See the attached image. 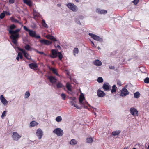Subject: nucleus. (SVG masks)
Here are the masks:
<instances>
[{"label":"nucleus","mask_w":149,"mask_h":149,"mask_svg":"<svg viewBox=\"0 0 149 149\" xmlns=\"http://www.w3.org/2000/svg\"><path fill=\"white\" fill-rule=\"evenodd\" d=\"M24 48L26 50L29 51L31 47L29 45L27 44L25 46Z\"/></svg>","instance_id":"nucleus-40"},{"label":"nucleus","mask_w":149,"mask_h":149,"mask_svg":"<svg viewBox=\"0 0 149 149\" xmlns=\"http://www.w3.org/2000/svg\"><path fill=\"white\" fill-rule=\"evenodd\" d=\"M74 106L76 107L77 108L79 109H81V107H79L78 105L77 104H74Z\"/></svg>","instance_id":"nucleus-52"},{"label":"nucleus","mask_w":149,"mask_h":149,"mask_svg":"<svg viewBox=\"0 0 149 149\" xmlns=\"http://www.w3.org/2000/svg\"><path fill=\"white\" fill-rule=\"evenodd\" d=\"M70 99L71 100V101H70V105L72 106L74 105L75 104H74V101L76 99L75 97H70Z\"/></svg>","instance_id":"nucleus-28"},{"label":"nucleus","mask_w":149,"mask_h":149,"mask_svg":"<svg viewBox=\"0 0 149 149\" xmlns=\"http://www.w3.org/2000/svg\"><path fill=\"white\" fill-rule=\"evenodd\" d=\"M75 21L76 23H77V24L80 25H81V23L79 20V19L76 18L75 19Z\"/></svg>","instance_id":"nucleus-47"},{"label":"nucleus","mask_w":149,"mask_h":149,"mask_svg":"<svg viewBox=\"0 0 149 149\" xmlns=\"http://www.w3.org/2000/svg\"><path fill=\"white\" fill-rule=\"evenodd\" d=\"M46 37L48 39H50L53 41H57V40L56 38L54 36L50 35H48L46 36Z\"/></svg>","instance_id":"nucleus-19"},{"label":"nucleus","mask_w":149,"mask_h":149,"mask_svg":"<svg viewBox=\"0 0 149 149\" xmlns=\"http://www.w3.org/2000/svg\"><path fill=\"white\" fill-rule=\"evenodd\" d=\"M57 87L58 88H62L63 86V84L61 83H58L56 85Z\"/></svg>","instance_id":"nucleus-37"},{"label":"nucleus","mask_w":149,"mask_h":149,"mask_svg":"<svg viewBox=\"0 0 149 149\" xmlns=\"http://www.w3.org/2000/svg\"><path fill=\"white\" fill-rule=\"evenodd\" d=\"M24 57L27 59L29 60L31 59V57L30 56L29 54L27 52L24 53Z\"/></svg>","instance_id":"nucleus-33"},{"label":"nucleus","mask_w":149,"mask_h":149,"mask_svg":"<svg viewBox=\"0 0 149 149\" xmlns=\"http://www.w3.org/2000/svg\"><path fill=\"white\" fill-rule=\"evenodd\" d=\"M94 64L96 66H100L102 65V62L98 59L95 60L93 61Z\"/></svg>","instance_id":"nucleus-18"},{"label":"nucleus","mask_w":149,"mask_h":149,"mask_svg":"<svg viewBox=\"0 0 149 149\" xmlns=\"http://www.w3.org/2000/svg\"><path fill=\"white\" fill-rule=\"evenodd\" d=\"M144 82L146 83H149V78L147 77L144 80Z\"/></svg>","instance_id":"nucleus-43"},{"label":"nucleus","mask_w":149,"mask_h":149,"mask_svg":"<svg viewBox=\"0 0 149 149\" xmlns=\"http://www.w3.org/2000/svg\"><path fill=\"white\" fill-rule=\"evenodd\" d=\"M30 36L32 37H35L37 39L40 38V36L39 35H36V31L32 30H30L28 32Z\"/></svg>","instance_id":"nucleus-4"},{"label":"nucleus","mask_w":149,"mask_h":149,"mask_svg":"<svg viewBox=\"0 0 149 149\" xmlns=\"http://www.w3.org/2000/svg\"><path fill=\"white\" fill-rule=\"evenodd\" d=\"M84 100H85V98L84 94L83 93H81L79 98V101L80 104H81V103H82V102Z\"/></svg>","instance_id":"nucleus-20"},{"label":"nucleus","mask_w":149,"mask_h":149,"mask_svg":"<svg viewBox=\"0 0 149 149\" xmlns=\"http://www.w3.org/2000/svg\"><path fill=\"white\" fill-rule=\"evenodd\" d=\"M39 41L41 44L47 45H50L52 43L51 41L45 39L40 40Z\"/></svg>","instance_id":"nucleus-13"},{"label":"nucleus","mask_w":149,"mask_h":149,"mask_svg":"<svg viewBox=\"0 0 149 149\" xmlns=\"http://www.w3.org/2000/svg\"><path fill=\"white\" fill-rule=\"evenodd\" d=\"M57 56H58L59 60H61L63 58V56L61 53L60 52H58Z\"/></svg>","instance_id":"nucleus-34"},{"label":"nucleus","mask_w":149,"mask_h":149,"mask_svg":"<svg viewBox=\"0 0 149 149\" xmlns=\"http://www.w3.org/2000/svg\"><path fill=\"white\" fill-rule=\"evenodd\" d=\"M15 0H9V2L10 4H13L14 3Z\"/></svg>","instance_id":"nucleus-57"},{"label":"nucleus","mask_w":149,"mask_h":149,"mask_svg":"<svg viewBox=\"0 0 149 149\" xmlns=\"http://www.w3.org/2000/svg\"><path fill=\"white\" fill-rule=\"evenodd\" d=\"M61 97L63 100H65L66 95L65 94L62 93L61 94Z\"/></svg>","instance_id":"nucleus-51"},{"label":"nucleus","mask_w":149,"mask_h":149,"mask_svg":"<svg viewBox=\"0 0 149 149\" xmlns=\"http://www.w3.org/2000/svg\"><path fill=\"white\" fill-rule=\"evenodd\" d=\"M97 96L101 97H102L105 95V93L103 91L100 90L98 89L97 91Z\"/></svg>","instance_id":"nucleus-15"},{"label":"nucleus","mask_w":149,"mask_h":149,"mask_svg":"<svg viewBox=\"0 0 149 149\" xmlns=\"http://www.w3.org/2000/svg\"><path fill=\"white\" fill-rule=\"evenodd\" d=\"M96 12L100 14H106L107 12V11L105 10H100V9H97Z\"/></svg>","instance_id":"nucleus-23"},{"label":"nucleus","mask_w":149,"mask_h":149,"mask_svg":"<svg viewBox=\"0 0 149 149\" xmlns=\"http://www.w3.org/2000/svg\"><path fill=\"white\" fill-rule=\"evenodd\" d=\"M139 0H134L133 1V3L135 4L136 5L139 1Z\"/></svg>","instance_id":"nucleus-50"},{"label":"nucleus","mask_w":149,"mask_h":149,"mask_svg":"<svg viewBox=\"0 0 149 149\" xmlns=\"http://www.w3.org/2000/svg\"><path fill=\"white\" fill-rule=\"evenodd\" d=\"M117 84L119 86H121V81L118 80L117 81Z\"/></svg>","instance_id":"nucleus-48"},{"label":"nucleus","mask_w":149,"mask_h":149,"mask_svg":"<svg viewBox=\"0 0 149 149\" xmlns=\"http://www.w3.org/2000/svg\"><path fill=\"white\" fill-rule=\"evenodd\" d=\"M18 50L19 51H21L24 54V53H26L24 49H22L20 48H19Z\"/></svg>","instance_id":"nucleus-45"},{"label":"nucleus","mask_w":149,"mask_h":149,"mask_svg":"<svg viewBox=\"0 0 149 149\" xmlns=\"http://www.w3.org/2000/svg\"><path fill=\"white\" fill-rule=\"evenodd\" d=\"M18 56L19 57V58L21 59L23 58V56L22 53L21 52H19L18 54Z\"/></svg>","instance_id":"nucleus-46"},{"label":"nucleus","mask_w":149,"mask_h":149,"mask_svg":"<svg viewBox=\"0 0 149 149\" xmlns=\"http://www.w3.org/2000/svg\"><path fill=\"white\" fill-rule=\"evenodd\" d=\"M29 66L30 68L36 70V69L38 68V65L36 63H31L29 65Z\"/></svg>","instance_id":"nucleus-17"},{"label":"nucleus","mask_w":149,"mask_h":149,"mask_svg":"<svg viewBox=\"0 0 149 149\" xmlns=\"http://www.w3.org/2000/svg\"><path fill=\"white\" fill-rule=\"evenodd\" d=\"M0 100L2 103L5 106L7 105L8 103V101L2 95H1L0 97Z\"/></svg>","instance_id":"nucleus-14"},{"label":"nucleus","mask_w":149,"mask_h":149,"mask_svg":"<svg viewBox=\"0 0 149 149\" xmlns=\"http://www.w3.org/2000/svg\"><path fill=\"white\" fill-rule=\"evenodd\" d=\"M12 137L14 140L18 141L21 138V136L19 135L17 132H13Z\"/></svg>","instance_id":"nucleus-7"},{"label":"nucleus","mask_w":149,"mask_h":149,"mask_svg":"<svg viewBox=\"0 0 149 149\" xmlns=\"http://www.w3.org/2000/svg\"><path fill=\"white\" fill-rule=\"evenodd\" d=\"M83 107L84 108H85V109H88V107L87 106H86L85 105Z\"/></svg>","instance_id":"nucleus-59"},{"label":"nucleus","mask_w":149,"mask_h":149,"mask_svg":"<svg viewBox=\"0 0 149 149\" xmlns=\"http://www.w3.org/2000/svg\"><path fill=\"white\" fill-rule=\"evenodd\" d=\"M97 81L99 83H101L103 82V79L102 77H100L97 78Z\"/></svg>","instance_id":"nucleus-39"},{"label":"nucleus","mask_w":149,"mask_h":149,"mask_svg":"<svg viewBox=\"0 0 149 149\" xmlns=\"http://www.w3.org/2000/svg\"><path fill=\"white\" fill-rule=\"evenodd\" d=\"M117 88L116 86V85H114L112 87V89L111 90L112 93H115L116 92Z\"/></svg>","instance_id":"nucleus-26"},{"label":"nucleus","mask_w":149,"mask_h":149,"mask_svg":"<svg viewBox=\"0 0 149 149\" xmlns=\"http://www.w3.org/2000/svg\"><path fill=\"white\" fill-rule=\"evenodd\" d=\"M77 141L74 139H72L70 141V144L72 145H76L77 144Z\"/></svg>","instance_id":"nucleus-25"},{"label":"nucleus","mask_w":149,"mask_h":149,"mask_svg":"<svg viewBox=\"0 0 149 149\" xmlns=\"http://www.w3.org/2000/svg\"><path fill=\"white\" fill-rule=\"evenodd\" d=\"M88 34L92 38L95 40L101 42L102 41V39L98 36L91 33H89Z\"/></svg>","instance_id":"nucleus-5"},{"label":"nucleus","mask_w":149,"mask_h":149,"mask_svg":"<svg viewBox=\"0 0 149 149\" xmlns=\"http://www.w3.org/2000/svg\"><path fill=\"white\" fill-rule=\"evenodd\" d=\"M109 68L110 69H113L114 68V66H109Z\"/></svg>","instance_id":"nucleus-58"},{"label":"nucleus","mask_w":149,"mask_h":149,"mask_svg":"<svg viewBox=\"0 0 149 149\" xmlns=\"http://www.w3.org/2000/svg\"><path fill=\"white\" fill-rule=\"evenodd\" d=\"M62 120V118L60 116H57L56 119V120L57 122H59L61 121Z\"/></svg>","instance_id":"nucleus-38"},{"label":"nucleus","mask_w":149,"mask_h":149,"mask_svg":"<svg viewBox=\"0 0 149 149\" xmlns=\"http://www.w3.org/2000/svg\"><path fill=\"white\" fill-rule=\"evenodd\" d=\"M38 123L35 121H32L30 123V125L31 127H33L38 125Z\"/></svg>","instance_id":"nucleus-30"},{"label":"nucleus","mask_w":149,"mask_h":149,"mask_svg":"<svg viewBox=\"0 0 149 149\" xmlns=\"http://www.w3.org/2000/svg\"><path fill=\"white\" fill-rule=\"evenodd\" d=\"M79 52V50L78 48H75L73 51V53L74 55L76 54H78Z\"/></svg>","instance_id":"nucleus-35"},{"label":"nucleus","mask_w":149,"mask_h":149,"mask_svg":"<svg viewBox=\"0 0 149 149\" xmlns=\"http://www.w3.org/2000/svg\"><path fill=\"white\" fill-rule=\"evenodd\" d=\"M30 95V94L29 91H26L24 95V97L25 98H28Z\"/></svg>","instance_id":"nucleus-36"},{"label":"nucleus","mask_w":149,"mask_h":149,"mask_svg":"<svg viewBox=\"0 0 149 149\" xmlns=\"http://www.w3.org/2000/svg\"><path fill=\"white\" fill-rule=\"evenodd\" d=\"M54 45L55 46V47L57 48H58L59 49H61V47L59 45H57V46H56V44L55 43H54Z\"/></svg>","instance_id":"nucleus-54"},{"label":"nucleus","mask_w":149,"mask_h":149,"mask_svg":"<svg viewBox=\"0 0 149 149\" xmlns=\"http://www.w3.org/2000/svg\"><path fill=\"white\" fill-rule=\"evenodd\" d=\"M49 69L52 71L55 74H56L57 76H59V74L58 73L57 70L56 69L52 67H49Z\"/></svg>","instance_id":"nucleus-22"},{"label":"nucleus","mask_w":149,"mask_h":149,"mask_svg":"<svg viewBox=\"0 0 149 149\" xmlns=\"http://www.w3.org/2000/svg\"><path fill=\"white\" fill-rule=\"evenodd\" d=\"M47 79L49 80L51 83L53 84L55 83L57 80V79L55 77L52 76H49Z\"/></svg>","instance_id":"nucleus-16"},{"label":"nucleus","mask_w":149,"mask_h":149,"mask_svg":"<svg viewBox=\"0 0 149 149\" xmlns=\"http://www.w3.org/2000/svg\"><path fill=\"white\" fill-rule=\"evenodd\" d=\"M16 28V26L13 24L11 25L9 27L10 29L8 30L9 33L11 35L10 36L12 42L15 45H16L17 43L18 39L19 37V32L20 31V29H18L14 31L13 30Z\"/></svg>","instance_id":"nucleus-1"},{"label":"nucleus","mask_w":149,"mask_h":149,"mask_svg":"<svg viewBox=\"0 0 149 149\" xmlns=\"http://www.w3.org/2000/svg\"><path fill=\"white\" fill-rule=\"evenodd\" d=\"M23 1L24 3L28 5L30 7L32 6V2L30 0H23Z\"/></svg>","instance_id":"nucleus-21"},{"label":"nucleus","mask_w":149,"mask_h":149,"mask_svg":"<svg viewBox=\"0 0 149 149\" xmlns=\"http://www.w3.org/2000/svg\"><path fill=\"white\" fill-rule=\"evenodd\" d=\"M43 132L40 128L38 129L36 132V135L39 139H41L43 136Z\"/></svg>","instance_id":"nucleus-10"},{"label":"nucleus","mask_w":149,"mask_h":149,"mask_svg":"<svg viewBox=\"0 0 149 149\" xmlns=\"http://www.w3.org/2000/svg\"><path fill=\"white\" fill-rule=\"evenodd\" d=\"M81 105H82L83 106L85 105L86 104H88L89 107H91V106L89 104L88 102L85 101H84L82 102V103H81V104H80Z\"/></svg>","instance_id":"nucleus-42"},{"label":"nucleus","mask_w":149,"mask_h":149,"mask_svg":"<svg viewBox=\"0 0 149 149\" xmlns=\"http://www.w3.org/2000/svg\"><path fill=\"white\" fill-rule=\"evenodd\" d=\"M86 142L88 143H91L93 141L92 138L91 137L88 138L86 139Z\"/></svg>","instance_id":"nucleus-32"},{"label":"nucleus","mask_w":149,"mask_h":149,"mask_svg":"<svg viewBox=\"0 0 149 149\" xmlns=\"http://www.w3.org/2000/svg\"><path fill=\"white\" fill-rule=\"evenodd\" d=\"M18 50L19 51H21L24 54V53H26L24 49H22L20 48H19Z\"/></svg>","instance_id":"nucleus-44"},{"label":"nucleus","mask_w":149,"mask_h":149,"mask_svg":"<svg viewBox=\"0 0 149 149\" xmlns=\"http://www.w3.org/2000/svg\"><path fill=\"white\" fill-rule=\"evenodd\" d=\"M131 114L134 116H137L138 115V111L135 108H131L130 109Z\"/></svg>","instance_id":"nucleus-11"},{"label":"nucleus","mask_w":149,"mask_h":149,"mask_svg":"<svg viewBox=\"0 0 149 149\" xmlns=\"http://www.w3.org/2000/svg\"><path fill=\"white\" fill-rule=\"evenodd\" d=\"M23 28L24 30H25L26 31L28 32L30 30L28 28H27L25 26H24Z\"/></svg>","instance_id":"nucleus-49"},{"label":"nucleus","mask_w":149,"mask_h":149,"mask_svg":"<svg viewBox=\"0 0 149 149\" xmlns=\"http://www.w3.org/2000/svg\"><path fill=\"white\" fill-rule=\"evenodd\" d=\"M140 96V94L139 92H136L134 94V97L136 98H139Z\"/></svg>","instance_id":"nucleus-29"},{"label":"nucleus","mask_w":149,"mask_h":149,"mask_svg":"<svg viewBox=\"0 0 149 149\" xmlns=\"http://www.w3.org/2000/svg\"><path fill=\"white\" fill-rule=\"evenodd\" d=\"M129 147L128 146L125 147L123 149H129Z\"/></svg>","instance_id":"nucleus-60"},{"label":"nucleus","mask_w":149,"mask_h":149,"mask_svg":"<svg viewBox=\"0 0 149 149\" xmlns=\"http://www.w3.org/2000/svg\"><path fill=\"white\" fill-rule=\"evenodd\" d=\"M147 149H149V145L148 146V147L147 148Z\"/></svg>","instance_id":"nucleus-64"},{"label":"nucleus","mask_w":149,"mask_h":149,"mask_svg":"<svg viewBox=\"0 0 149 149\" xmlns=\"http://www.w3.org/2000/svg\"><path fill=\"white\" fill-rule=\"evenodd\" d=\"M103 88L104 89V91H109L110 88H111V86L109 85V84L108 83H104L103 85L102 86Z\"/></svg>","instance_id":"nucleus-12"},{"label":"nucleus","mask_w":149,"mask_h":149,"mask_svg":"<svg viewBox=\"0 0 149 149\" xmlns=\"http://www.w3.org/2000/svg\"><path fill=\"white\" fill-rule=\"evenodd\" d=\"M36 51L38 53L40 54H44V53L43 52H40L37 50H36Z\"/></svg>","instance_id":"nucleus-53"},{"label":"nucleus","mask_w":149,"mask_h":149,"mask_svg":"<svg viewBox=\"0 0 149 149\" xmlns=\"http://www.w3.org/2000/svg\"><path fill=\"white\" fill-rule=\"evenodd\" d=\"M5 16L4 11L1 13L0 15V18L1 19H3Z\"/></svg>","instance_id":"nucleus-41"},{"label":"nucleus","mask_w":149,"mask_h":149,"mask_svg":"<svg viewBox=\"0 0 149 149\" xmlns=\"http://www.w3.org/2000/svg\"><path fill=\"white\" fill-rule=\"evenodd\" d=\"M129 94V92L125 88H123L121 91L120 96L122 97L128 95Z\"/></svg>","instance_id":"nucleus-9"},{"label":"nucleus","mask_w":149,"mask_h":149,"mask_svg":"<svg viewBox=\"0 0 149 149\" xmlns=\"http://www.w3.org/2000/svg\"><path fill=\"white\" fill-rule=\"evenodd\" d=\"M91 43L93 44V45H92V46H94L95 45H94V43L93 42L91 41Z\"/></svg>","instance_id":"nucleus-62"},{"label":"nucleus","mask_w":149,"mask_h":149,"mask_svg":"<svg viewBox=\"0 0 149 149\" xmlns=\"http://www.w3.org/2000/svg\"><path fill=\"white\" fill-rule=\"evenodd\" d=\"M10 20L12 22L18 23L20 24H21V23L20 22H19L17 20L13 17H11L10 18Z\"/></svg>","instance_id":"nucleus-24"},{"label":"nucleus","mask_w":149,"mask_h":149,"mask_svg":"<svg viewBox=\"0 0 149 149\" xmlns=\"http://www.w3.org/2000/svg\"><path fill=\"white\" fill-rule=\"evenodd\" d=\"M80 19H83V17L82 16H81L80 17Z\"/></svg>","instance_id":"nucleus-63"},{"label":"nucleus","mask_w":149,"mask_h":149,"mask_svg":"<svg viewBox=\"0 0 149 149\" xmlns=\"http://www.w3.org/2000/svg\"><path fill=\"white\" fill-rule=\"evenodd\" d=\"M58 53L56 50L55 49H52L51 50V54L49 56L52 58H55L57 57Z\"/></svg>","instance_id":"nucleus-8"},{"label":"nucleus","mask_w":149,"mask_h":149,"mask_svg":"<svg viewBox=\"0 0 149 149\" xmlns=\"http://www.w3.org/2000/svg\"><path fill=\"white\" fill-rule=\"evenodd\" d=\"M66 88L68 90V93L71 95H72L73 94V92L71 89V85L69 82H67L66 85Z\"/></svg>","instance_id":"nucleus-6"},{"label":"nucleus","mask_w":149,"mask_h":149,"mask_svg":"<svg viewBox=\"0 0 149 149\" xmlns=\"http://www.w3.org/2000/svg\"><path fill=\"white\" fill-rule=\"evenodd\" d=\"M54 133L59 136H62L63 134V130L60 128H57L53 131Z\"/></svg>","instance_id":"nucleus-3"},{"label":"nucleus","mask_w":149,"mask_h":149,"mask_svg":"<svg viewBox=\"0 0 149 149\" xmlns=\"http://www.w3.org/2000/svg\"><path fill=\"white\" fill-rule=\"evenodd\" d=\"M6 112V111H4L3 112L2 115H1V117L2 118H3L6 116V115H5Z\"/></svg>","instance_id":"nucleus-56"},{"label":"nucleus","mask_w":149,"mask_h":149,"mask_svg":"<svg viewBox=\"0 0 149 149\" xmlns=\"http://www.w3.org/2000/svg\"><path fill=\"white\" fill-rule=\"evenodd\" d=\"M16 59L17 60H18V61H19V57H18V56H17V57Z\"/></svg>","instance_id":"nucleus-61"},{"label":"nucleus","mask_w":149,"mask_h":149,"mask_svg":"<svg viewBox=\"0 0 149 149\" xmlns=\"http://www.w3.org/2000/svg\"><path fill=\"white\" fill-rule=\"evenodd\" d=\"M121 131L119 130L114 131L112 133V134L114 136L118 135L120 133Z\"/></svg>","instance_id":"nucleus-27"},{"label":"nucleus","mask_w":149,"mask_h":149,"mask_svg":"<svg viewBox=\"0 0 149 149\" xmlns=\"http://www.w3.org/2000/svg\"><path fill=\"white\" fill-rule=\"evenodd\" d=\"M5 14H6V15H10V13L9 12H7L6 11H4Z\"/></svg>","instance_id":"nucleus-55"},{"label":"nucleus","mask_w":149,"mask_h":149,"mask_svg":"<svg viewBox=\"0 0 149 149\" xmlns=\"http://www.w3.org/2000/svg\"><path fill=\"white\" fill-rule=\"evenodd\" d=\"M66 6L69 9L73 12H76L78 10V7L73 3H69L67 4Z\"/></svg>","instance_id":"nucleus-2"},{"label":"nucleus","mask_w":149,"mask_h":149,"mask_svg":"<svg viewBox=\"0 0 149 149\" xmlns=\"http://www.w3.org/2000/svg\"><path fill=\"white\" fill-rule=\"evenodd\" d=\"M42 26L45 28H48V26L47 24H46L45 23V21L44 19H43L42 22Z\"/></svg>","instance_id":"nucleus-31"}]
</instances>
